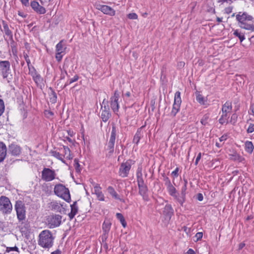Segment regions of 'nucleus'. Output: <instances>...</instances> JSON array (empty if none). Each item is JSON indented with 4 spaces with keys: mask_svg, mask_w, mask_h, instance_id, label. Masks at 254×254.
I'll list each match as a JSON object with an SVG mask.
<instances>
[{
    "mask_svg": "<svg viewBox=\"0 0 254 254\" xmlns=\"http://www.w3.org/2000/svg\"><path fill=\"white\" fill-rule=\"evenodd\" d=\"M254 131V124H250L247 129L248 133H252Z\"/></svg>",
    "mask_w": 254,
    "mask_h": 254,
    "instance_id": "obj_51",
    "label": "nucleus"
},
{
    "mask_svg": "<svg viewBox=\"0 0 254 254\" xmlns=\"http://www.w3.org/2000/svg\"><path fill=\"white\" fill-rule=\"evenodd\" d=\"M74 166L76 172L77 173H79L81 170L80 168V164L78 162V160L76 159H74Z\"/></svg>",
    "mask_w": 254,
    "mask_h": 254,
    "instance_id": "obj_42",
    "label": "nucleus"
},
{
    "mask_svg": "<svg viewBox=\"0 0 254 254\" xmlns=\"http://www.w3.org/2000/svg\"><path fill=\"white\" fill-rule=\"evenodd\" d=\"M237 115L236 114H233L231 117L229 122L232 125H235L237 122Z\"/></svg>",
    "mask_w": 254,
    "mask_h": 254,
    "instance_id": "obj_43",
    "label": "nucleus"
},
{
    "mask_svg": "<svg viewBox=\"0 0 254 254\" xmlns=\"http://www.w3.org/2000/svg\"><path fill=\"white\" fill-rule=\"evenodd\" d=\"M49 207L52 210L59 211L62 207V205L57 201H53L49 204Z\"/></svg>",
    "mask_w": 254,
    "mask_h": 254,
    "instance_id": "obj_28",
    "label": "nucleus"
},
{
    "mask_svg": "<svg viewBox=\"0 0 254 254\" xmlns=\"http://www.w3.org/2000/svg\"><path fill=\"white\" fill-rule=\"evenodd\" d=\"M179 168L177 167L171 173V175L174 177V178H177L179 176Z\"/></svg>",
    "mask_w": 254,
    "mask_h": 254,
    "instance_id": "obj_50",
    "label": "nucleus"
},
{
    "mask_svg": "<svg viewBox=\"0 0 254 254\" xmlns=\"http://www.w3.org/2000/svg\"><path fill=\"white\" fill-rule=\"evenodd\" d=\"M21 3L25 6H28L29 5V0H20Z\"/></svg>",
    "mask_w": 254,
    "mask_h": 254,
    "instance_id": "obj_56",
    "label": "nucleus"
},
{
    "mask_svg": "<svg viewBox=\"0 0 254 254\" xmlns=\"http://www.w3.org/2000/svg\"><path fill=\"white\" fill-rule=\"evenodd\" d=\"M139 193L142 196V198L145 200H148L147 191L148 189L147 186L144 185H139Z\"/></svg>",
    "mask_w": 254,
    "mask_h": 254,
    "instance_id": "obj_20",
    "label": "nucleus"
},
{
    "mask_svg": "<svg viewBox=\"0 0 254 254\" xmlns=\"http://www.w3.org/2000/svg\"><path fill=\"white\" fill-rule=\"evenodd\" d=\"M4 254H19V249L16 246L6 247Z\"/></svg>",
    "mask_w": 254,
    "mask_h": 254,
    "instance_id": "obj_29",
    "label": "nucleus"
},
{
    "mask_svg": "<svg viewBox=\"0 0 254 254\" xmlns=\"http://www.w3.org/2000/svg\"><path fill=\"white\" fill-rule=\"evenodd\" d=\"M254 146L253 143L250 141H246L245 143V149L246 152L251 154L254 150Z\"/></svg>",
    "mask_w": 254,
    "mask_h": 254,
    "instance_id": "obj_31",
    "label": "nucleus"
},
{
    "mask_svg": "<svg viewBox=\"0 0 254 254\" xmlns=\"http://www.w3.org/2000/svg\"><path fill=\"white\" fill-rule=\"evenodd\" d=\"M102 110L101 118L103 122H106L111 117V113L109 112V108H106V106L104 107V109L102 107Z\"/></svg>",
    "mask_w": 254,
    "mask_h": 254,
    "instance_id": "obj_23",
    "label": "nucleus"
},
{
    "mask_svg": "<svg viewBox=\"0 0 254 254\" xmlns=\"http://www.w3.org/2000/svg\"><path fill=\"white\" fill-rule=\"evenodd\" d=\"M116 128L115 126H113L112 128V131L111 133V136L109 139L110 142L115 143L116 140Z\"/></svg>",
    "mask_w": 254,
    "mask_h": 254,
    "instance_id": "obj_35",
    "label": "nucleus"
},
{
    "mask_svg": "<svg viewBox=\"0 0 254 254\" xmlns=\"http://www.w3.org/2000/svg\"><path fill=\"white\" fill-rule=\"evenodd\" d=\"M136 177H137V178L143 177L141 168H139V167L138 168V169L137 170V172H136Z\"/></svg>",
    "mask_w": 254,
    "mask_h": 254,
    "instance_id": "obj_52",
    "label": "nucleus"
},
{
    "mask_svg": "<svg viewBox=\"0 0 254 254\" xmlns=\"http://www.w3.org/2000/svg\"><path fill=\"white\" fill-rule=\"evenodd\" d=\"M184 185L182 187L181 189V194L183 196V199H178L179 202L181 204H183L184 202L185 201V196L186 194V191L187 190V185H188V181L186 179H184Z\"/></svg>",
    "mask_w": 254,
    "mask_h": 254,
    "instance_id": "obj_27",
    "label": "nucleus"
},
{
    "mask_svg": "<svg viewBox=\"0 0 254 254\" xmlns=\"http://www.w3.org/2000/svg\"><path fill=\"white\" fill-rule=\"evenodd\" d=\"M7 148L5 144L2 142H0V162H2L6 155Z\"/></svg>",
    "mask_w": 254,
    "mask_h": 254,
    "instance_id": "obj_21",
    "label": "nucleus"
},
{
    "mask_svg": "<svg viewBox=\"0 0 254 254\" xmlns=\"http://www.w3.org/2000/svg\"><path fill=\"white\" fill-rule=\"evenodd\" d=\"M115 143L112 142H108V149L109 150L110 153H113L114 152Z\"/></svg>",
    "mask_w": 254,
    "mask_h": 254,
    "instance_id": "obj_48",
    "label": "nucleus"
},
{
    "mask_svg": "<svg viewBox=\"0 0 254 254\" xmlns=\"http://www.w3.org/2000/svg\"><path fill=\"white\" fill-rule=\"evenodd\" d=\"M54 191L56 195L64 199L65 201L69 202L71 200L69 190L64 185L61 184L56 185Z\"/></svg>",
    "mask_w": 254,
    "mask_h": 254,
    "instance_id": "obj_4",
    "label": "nucleus"
},
{
    "mask_svg": "<svg viewBox=\"0 0 254 254\" xmlns=\"http://www.w3.org/2000/svg\"><path fill=\"white\" fill-rule=\"evenodd\" d=\"M93 193L95 194L98 200L100 201L104 200V195L101 191V188L99 184H95L94 185Z\"/></svg>",
    "mask_w": 254,
    "mask_h": 254,
    "instance_id": "obj_18",
    "label": "nucleus"
},
{
    "mask_svg": "<svg viewBox=\"0 0 254 254\" xmlns=\"http://www.w3.org/2000/svg\"><path fill=\"white\" fill-rule=\"evenodd\" d=\"M111 226V223L109 220H105L102 225V230L103 234L102 235V239L104 238L107 239L108 234L110 230Z\"/></svg>",
    "mask_w": 254,
    "mask_h": 254,
    "instance_id": "obj_15",
    "label": "nucleus"
},
{
    "mask_svg": "<svg viewBox=\"0 0 254 254\" xmlns=\"http://www.w3.org/2000/svg\"><path fill=\"white\" fill-rule=\"evenodd\" d=\"M209 118V115L208 114H205L202 118L200 123L203 126H206L208 124V121Z\"/></svg>",
    "mask_w": 254,
    "mask_h": 254,
    "instance_id": "obj_38",
    "label": "nucleus"
},
{
    "mask_svg": "<svg viewBox=\"0 0 254 254\" xmlns=\"http://www.w3.org/2000/svg\"><path fill=\"white\" fill-rule=\"evenodd\" d=\"M14 208L16 212L17 218L20 223L19 228L22 232H25L29 227L28 223L23 222L26 219L25 207L21 201H16Z\"/></svg>",
    "mask_w": 254,
    "mask_h": 254,
    "instance_id": "obj_2",
    "label": "nucleus"
},
{
    "mask_svg": "<svg viewBox=\"0 0 254 254\" xmlns=\"http://www.w3.org/2000/svg\"><path fill=\"white\" fill-rule=\"evenodd\" d=\"M66 49V45L64 43V40L60 41L56 46L55 58L58 62H61L63 56L65 54Z\"/></svg>",
    "mask_w": 254,
    "mask_h": 254,
    "instance_id": "obj_8",
    "label": "nucleus"
},
{
    "mask_svg": "<svg viewBox=\"0 0 254 254\" xmlns=\"http://www.w3.org/2000/svg\"><path fill=\"white\" fill-rule=\"evenodd\" d=\"M0 74L3 78L7 79L8 82L12 79L11 74L10 64L8 61H0Z\"/></svg>",
    "mask_w": 254,
    "mask_h": 254,
    "instance_id": "obj_5",
    "label": "nucleus"
},
{
    "mask_svg": "<svg viewBox=\"0 0 254 254\" xmlns=\"http://www.w3.org/2000/svg\"><path fill=\"white\" fill-rule=\"evenodd\" d=\"M5 110L3 101L0 99V117L2 115Z\"/></svg>",
    "mask_w": 254,
    "mask_h": 254,
    "instance_id": "obj_45",
    "label": "nucleus"
},
{
    "mask_svg": "<svg viewBox=\"0 0 254 254\" xmlns=\"http://www.w3.org/2000/svg\"><path fill=\"white\" fill-rule=\"evenodd\" d=\"M181 103V92L180 91H177L175 94L174 104L172 111L170 113L171 116L175 117L176 115L180 111Z\"/></svg>",
    "mask_w": 254,
    "mask_h": 254,
    "instance_id": "obj_9",
    "label": "nucleus"
},
{
    "mask_svg": "<svg viewBox=\"0 0 254 254\" xmlns=\"http://www.w3.org/2000/svg\"><path fill=\"white\" fill-rule=\"evenodd\" d=\"M51 254H61V251L57 250L51 253Z\"/></svg>",
    "mask_w": 254,
    "mask_h": 254,
    "instance_id": "obj_64",
    "label": "nucleus"
},
{
    "mask_svg": "<svg viewBox=\"0 0 254 254\" xmlns=\"http://www.w3.org/2000/svg\"><path fill=\"white\" fill-rule=\"evenodd\" d=\"M225 12L227 14H229L232 11V7H228L225 8Z\"/></svg>",
    "mask_w": 254,
    "mask_h": 254,
    "instance_id": "obj_58",
    "label": "nucleus"
},
{
    "mask_svg": "<svg viewBox=\"0 0 254 254\" xmlns=\"http://www.w3.org/2000/svg\"><path fill=\"white\" fill-rule=\"evenodd\" d=\"M201 153L200 152L198 154V155L196 158V159L195 161V165H197L198 162L199 161L200 159H201Z\"/></svg>",
    "mask_w": 254,
    "mask_h": 254,
    "instance_id": "obj_57",
    "label": "nucleus"
},
{
    "mask_svg": "<svg viewBox=\"0 0 254 254\" xmlns=\"http://www.w3.org/2000/svg\"><path fill=\"white\" fill-rule=\"evenodd\" d=\"M143 136V132L142 129V127L138 128L135 133L133 139V142L135 144L137 145L139 142L140 139Z\"/></svg>",
    "mask_w": 254,
    "mask_h": 254,
    "instance_id": "obj_24",
    "label": "nucleus"
},
{
    "mask_svg": "<svg viewBox=\"0 0 254 254\" xmlns=\"http://www.w3.org/2000/svg\"><path fill=\"white\" fill-rule=\"evenodd\" d=\"M127 17L130 19H136L138 16L135 13H131L127 15Z\"/></svg>",
    "mask_w": 254,
    "mask_h": 254,
    "instance_id": "obj_49",
    "label": "nucleus"
},
{
    "mask_svg": "<svg viewBox=\"0 0 254 254\" xmlns=\"http://www.w3.org/2000/svg\"><path fill=\"white\" fill-rule=\"evenodd\" d=\"M197 199L199 201H202L203 199V196L202 194L199 193L197 194Z\"/></svg>",
    "mask_w": 254,
    "mask_h": 254,
    "instance_id": "obj_60",
    "label": "nucleus"
},
{
    "mask_svg": "<svg viewBox=\"0 0 254 254\" xmlns=\"http://www.w3.org/2000/svg\"><path fill=\"white\" fill-rule=\"evenodd\" d=\"M202 236H203L202 232L197 233L194 237V238L195 239H194V241L195 242H197L198 241H200L202 239Z\"/></svg>",
    "mask_w": 254,
    "mask_h": 254,
    "instance_id": "obj_46",
    "label": "nucleus"
},
{
    "mask_svg": "<svg viewBox=\"0 0 254 254\" xmlns=\"http://www.w3.org/2000/svg\"><path fill=\"white\" fill-rule=\"evenodd\" d=\"M166 188L170 195L175 198L177 197L176 195V190L175 188L172 185V184L169 185L168 186L166 187Z\"/></svg>",
    "mask_w": 254,
    "mask_h": 254,
    "instance_id": "obj_32",
    "label": "nucleus"
},
{
    "mask_svg": "<svg viewBox=\"0 0 254 254\" xmlns=\"http://www.w3.org/2000/svg\"><path fill=\"white\" fill-rule=\"evenodd\" d=\"M120 93L118 90L114 92V95L111 96L110 99V107L115 114H117L120 108L119 100Z\"/></svg>",
    "mask_w": 254,
    "mask_h": 254,
    "instance_id": "obj_10",
    "label": "nucleus"
},
{
    "mask_svg": "<svg viewBox=\"0 0 254 254\" xmlns=\"http://www.w3.org/2000/svg\"><path fill=\"white\" fill-rule=\"evenodd\" d=\"M54 239L55 237L50 231L44 230L39 234L38 244L41 247L49 250L53 247Z\"/></svg>",
    "mask_w": 254,
    "mask_h": 254,
    "instance_id": "obj_1",
    "label": "nucleus"
},
{
    "mask_svg": "<svg viewBox=\"0 0 254 254\" xmlns=\"http://www.w3.org/2000/svg\"><path fill=\"white\" fill-rule=\"evenodd\" d=\"M137 182L138 186L144 185L143 177L137 178Z\"/></svg>",
    "mask_w": 254,
    "mask_h": 254,
    "instance_id": "obj_55",
    "label": "nucleus"
},
{
    "mask_svg": "<svg viewBox=\"0 0 254 254\" xmlns=\"http://www.w3.org/2000/svg\"><path fill=\"white\" fill-rule=\"evenodd\" d=\"M53 97L51 98V99L52 100V102H56L57 101V98L56 93L55 92H53Z\"/></svg>",
    "mask_w": 254,
    "mask_h": 254,
    "instance_id": "obj_61",
    "label": "nucleus"
},
{
    "mask_svg": "<svg viewBox=\"0 0 254 254\" xmlns=\"http://www.w3.org/2000/svg\"><path fill=\"white\" fill-rule=\"evenodd\" d=\"M196 100L199 103V104L204 106L205 107H207L208 105L207 98L203 96L199 93H197L196 94Z\"/></svg>",
    "mask_w": 254,
    "mask_h": 254,
    "instance_id": "obj_22",
    "label": "nucleus"
},
{
    "mask_svg": "<svg viewBox=\"0 0 254 254\" xmlns=\"http://www.w3.org/2000/svg\"><path fill=\"white\" fill-rule=\"evenodd\" d=\"M94 6L96 9L101 11L105 14L114 16L116 14L115 10L107 5H103L99 2H95Z\"/></svg>",
    "mask_w": 254,
    "mask_h": 254,
    "instance_id": "obj_14",
    "label": "nucleus"
},
{
    "mask_svg": "<svg viewBox=\"0 0 254 254\" xmlns=\"http://www.w3.org/2000/svg\"><path fill=\"white\" fill-rule=\"evenodd\" d=\"M79 77H78V76L77 75H75L73 78H71L68 82H67L66 83H65V86H67L71 83H72L73 82H74L78 80Z\"/></svg>",
    "mask_w": 254,
    "mask_h": 254,
    "instance_id": "obj_44",
    "label": "nucleus"
},
{
    "mask_svg": "<svg viewBox=\"0 0 254 254\" xmlns=\"http://www.w3.org/2000/svg\"><path fill=\"white\" fill-rule=\"evenodd\" d=\"M116 217L117 218L120 220L121 223L122 224V226L124 228L126 227L127 226V223L126 221L123 216V215L120 213H117L116 214Z\"/></svg>",
    "mask_w": 254,
    "mask_h": 254,
    "instance_id": "obj_37",
    "label": "nucleus"
},
{
    "mask_svg": "<svg viewBox=\"0 0 254 254\" xmlns=\"http://www.w3.org/2000/svg\"><path fill=\"white\" fill-rule=\"evenodd\" d=\"M44 115L45 117L49 119H52L53 118L54 113L50 110H45L44 111Z\"/></svg>",
    "mask_w": 254,
    "mask_h": 254,
    "instance_id": "obj_40",
    "label": "nucleus"
},
{
    "mask_svg": "<svg viewBox=\"0 0 254 254\" xmlns=\"http://www.w3.org/2000/svg\"><path fill=\"white\" fill-rule=\"evenodd\" d=\"M229 118V115L227 114L222 113V115L219 120V122L220 124L223 125L224 124L228 123V119Z\"/></svg>",
    "mask_w": 254,
    "mask_h": 254,
    "instance_id": "obj_36",
    "label": "nucleus"
},
{
    "mask_svg": "<svg viewBox=\"0 0 254 254\" xmlns=\"http://www.w3.org/2000/svg\"><path fill=\"white\" fill-rule=\"evenodd\" d=\"M30 5L32 9L35 11V9L39 6V3L35 0L31 2Z\"/></svg>",
    "mask_w": 254,
    "mask_h": 254,
    "instance_id": "obj_47",
    "label": "nucleus"
},
{
    "mask_svg": "<svg viewBox=\"0 0 254 254\" xmlns=\"http://www.w3.org/2000/svg\"><path fill=\"white\" fill-rule=\"evenodd\" d=\"M12 210V205L9 199L5 196L0 197V211L3 214H10Z\"/></svg>",
    "mask_w": 254,
    "mask_h": 254,
    "instance_id": "obj_6",
    "label": "nucleus"
},
{
    "mask_svg": "<svg viewBox=\"0 0 254 254\" xmlns=\"http://www.w3.org/2000/svg\"><path fill=\"white\" fill-rule=\"evenodd\" d=\"M29 74L32 77L36 85L42 88V87L44 85L43 78L37 72L33 66L29 67Z\"/></svg>",
    "mask_w": 254,
    "mask_h": 254,
    "instance_id": "obj_11",
    "label": "nucleus"
},
{
    "mask_svg": "<svg viewBox=\"0 0 254 254\" xmlns=\"http://www.w3.org/2000/svg\"><path fill=\"white\" fill-rule=\"evenodd\" d=\"M8 151L12 155L18 156L21 153V149L19 145L12 143L9 145Z\"/></svg>",
    "mask_w": 254,
    "mask_h": 254,
    "instance_id": "obj_16",
    "label": "nucleus"
},
{
    "mask_svg": "<svg viewBox=\"0 0 254 254\" xmlns=\"http://www.w3.org/2000/svg\"><path fill=\"white\" fill-rule=\"evenodd\" d=\"M71 211L68 213V215L70 220H72L75 215L77 213L78 210V207L76 201H74L72 204L70 205Z\"/></svg>",
    "mask_w": 254,
    "mask_h": 254,
    "instance_id": "obj_19",
    "label": "nucleus"
},
{
    "mask_svg": "<svg viewBox=\"0 0 254 254\" xmlns=\"http://www.w3.org/2000/svg\"><path fill=\"white\" fill-rule=\"evenodd\" d=\"M227 138V135H223L222 136H221L219 138V140L220 141V142H222V141H225Z\"/></svg>",
    "mask_w": 254,
    "mask_h": 254,
    "instance_id": "obj_59",
    "label": "nucleus"
},
{
    "mask_svg": "<svg viewBox=\"0 0 254 254\" xmlns=\"http://www.w3.org/2000/svg\"><path fill=\"white\" fill-rule=\"evenodd\" d=\"M3 29L1 30L5 35L10 39H12V33L9 29L8 25L5 21H2Z\"/></svg>",
    "mask_w": 254,
    "mask_h": 254,
    "instance_id": "obj_25",
    "label": "nucleus"
},
{
    "mask_svg": "<svg viewBox=\"0 0 254 254\" xmlns=\"http://www.w3.org/2000/svg\"><path fill=\"white\" fill-rule=\"evenodd\" d=\"M35 11L40 14H45L46 12L45 8L39 4V6L35 9Z\"/></svg>",
    "mask_w": 254,
    "mask_h": 254,
    "instance_id": "obj_39",
    "label": "nucleus"
},
{
    "mask_svg": "<svg viewBox=\"0 0 254 254\" xmlns=\"http://www.w3.org/2000/svg\"><path fill=\"white\" fill-rule=\"evenodd\" d=\"M233 34L239 38L241 42L243 41L245 39V36L244 33L240 31L238 29L235 30L234 31Z\"/></svg>",
    "mask_w": 254,
    "mask_h": 254,
    "instance_id": "obj_34",
    "label": "nucleus"
},
{
    "mask_svg": "<svg viewBox=\"0 0 254 254\" xmlns=\"http://www.w3.org/2000/svg\"><path fill=\"white\" fill-rule=\"evenodd\" d=\"M56 175L55 170L44 168L41 172V179L46 182H51L55 179Z\"/></svg>",
    "mask_w": 254,
    "mask_h": 254,
    "instance_id": "obj_12",
    "label": "nucleus"
},
{
    "mask_svg": "<svg viewBox=\"0 0 254 254\" xmlns=\"http://www.w3.org/2000/svg\"><path fill=\"white\" fill-rule=\"evenodd\" d=\"M232 110V103L229 101L226 102L222 106V113L228 114L230 113Z\"/></svg>",
    "mask_w": 254,
    "mask_h": 254,
    "instance_id": "obj_26",
    "label": "nucleus"
},
{
    "mask_svg": "<svg viewBox=\"0 0 254 254\" xmlns=\"http://www.w3.org/2000/svg\"><path fill=\"white\" fill-rule=\"evenodd\" d=\"M164 181L165 185L166 186V187H167L169 185L172 184L170 180L167 177H164Z\"/></svg>",
    "mask_w": 254,
    "mask_h": 254,
    "instance_id": "obj_53",
    "label": "nucleus"
},
{
    "mask_svg": "<svg viewBox=\"0 0 254 254\" xmlns=\"http://www.w3.org/2000/svg\"><path fill=\"white\" fill-rule=\"evenodd\" d=\"M107 190L108 192L110 193L112 196L115 199L122 200V199L120 198L118 194L116 192L115 189L111 186H109L107 188Z\"/></svg>",
    "mask_w": 254,
    "mask_h": 254,
    "instance_id": "obj_30",
    "label": "nucleus"
},
{
    "mask_svg": "<svg viewBox=\"0 0 254 254\" xmlns=\"http://www.w3.org/2000/svg\"><path fill=\"white\" fill-rule=\"evenodd\" d=\"M133 161L131 160H127L121 164L119 170V175L122 178L127 177L129 174L131 166L133 164Z\"/></svg>",
    "mask_w": 254,
    "mask_h": 254,
    "instance_id": "obj_7",
    "label": "nucleus"
},
{
    "mask_svg": "<svg viewBox=\"0 0 254 254\" xmlns=\"http://www.w3.org/2000/svg\"><path fill=\"white\" fill-rule=\"evenodd\" d=\"M235 0H217V1L218 2H221L222 3L226 2V3L230 4V3H232L233 1H234Z\"/></svg>",
    "mask_w": 254,
    "mask_h": 254,
    "instance_id": "obj_54",
    "label": "nucleus"
},
{
    "mask_svg": "<svg viewBox=\"0 0 254 254\" xmlns=\"http://www.w3.org/2000/svg\"><path fill=\"white\" fill-rule=\"evenodd\" d=\"M187 254H195L194 251L191 249H189V250L187 252Z\"/></svg>",
    "mask_w": 254,
    "mask_h": 254,
    "instance_id": "obj_63",
    "label": "nucleus"
},
{
    "mask_svg": "<svg viewBox=\"0 0 254 254\" xmlns=\"http://www.w3.org/2000/svg\"><path fill=\"white\" fill-rule=\"evenodd\" d=\"M63 149L64 152V157L68 160L71 159L72 158V157L70 154V151L69 150V148L67 146H64Z\"/></svg>",
    "mask_w": 254,
    "mask_h": 254,
    "instance_id": "obj_33",
    "label": "nucleus"
},
{
    "mask_svg": "<svg viewBox=\"0 0 254 254\" xmlns=\"http://www.w3.org/2000/svg\"><path fill=\"white\" fill-rule=\"evenodd\" d=\"M52 155L55 157L57 158L59 160H60L63 161V155L61 154L60 152L57 151H53L52 152Z\"/></svg>",
    "mask_w": 254,
    "mask_h": 254,
    "instance_id": "obj_41",
    "label": "nucleus"
},
{
    "mask_svg": "<svg viewBox=\"0 0 254 254\" xmlns=\"http://www.w3.org/2000/svg\"><path fill=\"white\" fill-rule=\"evenodd\" d=\"M245 246L244 243H241L239 245V250H242Z\"/></svg>",
    "mask_w": 254,
    "mask_h": 254,
    "instance_id": "obj_62",
    "label": "nucleus"
},
{
    "mask_svg": "<svg viewBox=\"0 0 254 254\" xmlns=\"http://www.w3.org/2000/svg\"><path fill=\"white\" fill-rule=\"evenodd\" d=\"M47 222L50 228L59 226L62 222V216L59 214L51 215L47 218Z\"/></svg>",
    "mask_w": 254,
    "mask_h": 254,
    "instance_id": "obj_13",
    "label": "nucleus"
},
{
    "mask_svg": "<svg viewBox=\"0 0 254 254\" xmlns=\"http://www.w3.org/2000/svg\"><path fill=\"white\" fill-rule=\"evenodd\" d=\"M239 26L246 30L254 31V25L251 23L253 17L246 12H240L236 15Z\"/></svg>",
    "mask_w": 254,
    "mask_h": 254,
    "instance_id": "obj_3",
    "label": "nucleus"
},
{
    "mask_svg": "<svg viewBox=\"0 0 254 254\" xmlns=\"http://www.w3.org/2000/svg\"><path fill=\"white\" fill-rule=\"evenodd\" d=\"M163 214L166 217V219L169 220H170L174 214V210L171 204H167L165 206Z\"/></svg>",
    "mask_w": 254,
    "mask_h": 254,
    "instance_id": "obj_17",
    "label": "nucleus"
}]
</instances>
